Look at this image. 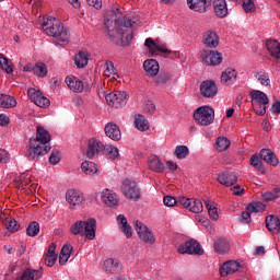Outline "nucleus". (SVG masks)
I'll list each match as a JSON object with an SVG mask.
<instances>
[{
    "label": "nucleus",
    "mask_w": 280,
    "mask_h": 280,
    "mask_svg": "<svg viewBox=\"0 0 280 280\" xmlns=\"http://www.w3.org/2000/svg\"><path fill=\"white\" fill-rule=\"evenodd\" d=\"M47 65L43 63V62H37L35 65V69H34V75H37L38 78H47Z\"/></svg>",
    "instance_id": "c03bdc74"
},
{
    "label": "nucleus",
    "mask_w": 280,
    "mask_h": 280,
    "mask_svg": "<svg viewBox=\"0 0 280 280\" xmlns=\"http://www.w3.org/2000/svg\"><path fill=\"white\" fill-rule=\"evenodd\" d=\"M170 82V72H161L158 75L156 84H167Z\"/></svg>",
    "instance_id": "6e6d98bb"
},
{
    "label": "nucleus",
    "mask_w": 280,
    "mask_h": 280,
    "mask_svg": "<svg viewBox=\"0 0 280 280\" xmlns=\"http://www.w3.org/2000/svg\"><path fill=\"white\" fill-rule=\"evenodd\" d=\"M104 270L107 275H119L124 270V265L119 260L108 258L104 261Z\"/></svg>",
    "instance_id": "2eb2a0df"
},
{
    "label": "nucleus",
    "mask_w": 280,
    "mask_h": 280,
    "mask_svg": "<svg viewBox=\"0 0 280 280\" xmlns=\"http://www.w3.org/2000/svg\"><path fill=\"white\" fill-rule=\"evenodd\" d=\"M155 110H156V105H154V103H152L151 101H148L143 105V113H145V115H154Z\"/></svg>",
    "instance_id": "5fc2aeb1"
},
{
    "label": "nucleus",
    "mask_w": 280,
    "mask_h": 280,
    "mask_svg": "<svg viewBox=\"0 0 280 280\" xmlns=\"http://www.w3.org/2000/svg\"><path fill=\"white\" fill-rule=\"evenodd\" d=\"M81 170L84 174H88V176H93L97 174V164L91 161H85L81 164Z\"/></svg>",
    "instance_id": "e433bc0d"
},
{
    "label": "nucleus",
    "mask_w": 280,
    "mask_h": 280,
    "mask_svg": "<svg viewBox=\"0 0 280 280\" xmlns=\"http://www.w3.org/2000/svg\"><path fill=\"white\" fill-rule=\"evenodd\" d=\"M266 226L270 233H273V235H277L280 231V220L279 217H276L273 214L266 218Z\"/></svg>",
    "instance_id": "c85d7f7f"
},
{
    "label": "nucleus",
    "mask_w": 280,
    "mask_h": 280,
    "mask_svg": "<svg viewBox=\"0 0 280 280\" xmlns=\"http://www.w3.org/2000/svg\"><path fill=\"white\" fill-rule=\"evenodd\" d=\"M0 67L3 71H5V73H14L12 63H10V60L3 54H0Z\"/></svg>",
    "instance_id": "79ce46f5"
},
{
    "label": "nucleus",
    "mask_w": 280,
    "mask_h": 280,
    "mask_svg": "<svg viewBox=\"0 0 280 280\" xmlns=\"http://www.w3.org/2000/svg\"><path fill=\"white\" fill-rule=\"evenodd\" d=\"M253 212L252 211H248V209H246V211H243L242 212V215H241V222L243 223V224H250V222H252V218H250V214H252Z\"/></svg>",
    "instance_id": "052dcab7"
},
{
    "label": "nucleus",
    "mask_w": 280,
    "mask_h": 280,
    "mask_svg": "<svg viewBox=\"0 0 280 280\" xmlns=\"http://www.w3.org/2000/svg\"><path fill=\"white\" fill-rule=\"evenodd\" d=\"M163 202L165 207H175V205H178V200H176V198L173 196H165Z\"/></svg>",
    "instance_id": "680f3d73"
},
{
    "label": "nucleus",
    "mask_w": 280,
    "mask_h": 280,
    "mask_svg": "<svg viewBox=\"0 0 280 280\" xmlns=\"http://www.w3.org/2000/svg\"><path fill=\"white\" fill-rule=\"evenodd\" d=\"M187 5L190 10H194V12L205 14L209 5H211V0H187Z\"/></svg>",
    "instance_id": "dca6fc26"
},
{
    "label": "nucleus",
    "mask_w": 280,
    "mask_h": 280,
    "mask_svg": "<svg viewBox=\"0 0 280 280\" xmlns=\"http://www.w3.org/2000/svg\"><path fill=\"white\" fill-rule=\"evenodd\" d=\"M43 277V267L39 269L27 268L16 280H38Z\"/></svg>",
    "instance_id": "cd10ccee"
},
{
    "label": "nucleus",
    "mask_w": 280,
    "mask_h": 280,
    "mask_svg": "<svg viewBox=\"0 0 280 280\" xmlns=\"http://www.w3.org/2000/svg\"><path fill=\"white\" fill-rule=\"evenodd\" d=\"M252 97V106H259V104H270V100L268 98V95L266 93L255 90L250 92Z\"/></svg>",
    "instance_id": "bb28decb"
},
{
    "label": "nucleus",
    "mask_w": 280,
    "mask_h": 280,
    "mask_svg": "<svg viewBox=\"0 0 280 280\" xmlns=\"http://www.w3.org/2000/svg\"><path fill=\"white\" fill-rule=\"evenodd\" d=\"M38 233H40V224L36 221L31 222L26 228V235H28V237H36Z\"/></svg>",
    "instance_id": "37998d69"
},
{
    "label": "nucleus",
    "mask_w": 280,
    "mask_h": 280,
    "mask_svg": "<svg viewBox=\"0 0 280 280\" xmlns=\"http://www.w3.org/2000/svg\"><path fill=\"white\" fill-rule=\"evenodd\" d=\"M200 93L203 97H215L218 95V85H215V81L206 80L200 84Z\"/></svg>",
    "instance_id": "4468645a"
},
{
    "label": "nucleus",
    "mask_w": 280,
    "mask_h": 280,
    "mask_svg": "<svg viewBox=\"0 0 280 280\" xmlns=\"http://www.w3.org/2000/svg\"><path fill=\"white\" fill-rule=\"evenodd\" d=\"M108 106L112 108H121L128 103V94L126 92H110L105 96Z\"/></svg>",
    "instance_id": "1a4fd4ad"
},
{
    "label": "nucleus",
    "mask_w": 280,
    "mask_h": 280,
    "mask_svg": "<svg viewBox=\"0 0 280 280\" xmlns=\"http://www.w3.org/2000/svg\"><path fill=\"white\" fill-rule=\"evenodd\" d=\"M72 250H73V246H71V245H63L60 253L62 255H67L68 257H71Z\"/></svg>",
    "instance_id": "774afa93"
},
{
    "label": "nucleus",
    "mask_w": 280,
    "mask_h": 280,
    "mask_svg": "<svg viewBox=\"0 0 280 280\" xmlns=\"http://www.w3.org/2000/svg\"><path fill=\"white\" fill-rule=\"evenodd\" d=\"M51 133L45 127H36V137L30 139L28 149L26 150V159L28 161H38L40 156H45L51 151Z\"/></svg>",
    "instance_id": "f257e3e1"
},
{
    "label": "nucleus",
    "mask_w": 280,
    "mask_h": 280,
    "mask_svg": "<svg viewBox=\"0 0 280 280\" xmlns=\"http://www.w3.org/2000/svg\"><path fill=\"white\" fill-rule=\"evenodd\" d=\"M118 224H120V231L125 233L126 237L130 240L132 237V226L128 224V219H126V215L119 214L117 217Z\"/></svg>",
    "instance_id": "473e14b6"
},
{
    "label": "nucleus",
    "mask_w": 280,
    "mask_h": 280,
    "mask_svg": "<svg viewBox=\"0 0 280 280\" xmlns=\"http://www.w3.org/2000/svg\"><path fill=\"white\" fill-rule=\"evenodd\" d=\"M95 154H106L108 159H112V161H115V159L119 158V149L116 147L109 145L106 148L104 143L95 140V139H90L89 140V145H88V151H86V156L88 159H93Z\"/></svg>",
    "instance_id": "20e7f679"
},
{
    "label": "nucleus",
    "mask_w": 280,
    "mask_h": 280,
    "mask_svg": "<svg viewBox=\"0 0 280 280\" xmlns=\"http://www.w3.org/2000/svg\"><path fill=\"white\" fill-rule=\"evenodd\" d=\"M104 25L112 43L119 45L124 38V27H132L135 21L127 16H124L122 20H117L115 10H110L105 15Z\"/></svg>",
    "instance_id": "f03ea898"
},
{
    "label": "nucleus",
    "mask_w": 280,
    "mask_h": 280,
    "mask_svg": "<svg viewBox=\"0 0 280 280\" xmlns=\"http://www.w3.org/2000/svg\"><path fill=\"white\" fill-rule=\"evenodd\" d=\"M242 5H243L244 12H246L247 14L255 12V10L257 9L253 0H243Z\"/></svg>",
    "instance_id": "603ef678"
},
{
    "label": "nucleus",
    "mask_w": 280,
    "mask_h": 280,
    "mask_svg": "<svg viewBox=\"0 0 280 280\" xmlns=\"http://www.w3.org/2000/svg\"><path fill=\"white\" fill-rule=\"evenodd\" d=\"M27 95H28L31 102L35 103L36 106H39V108H48V106H50V104H51L49 98H47L45 95H43V92L37 91L34 88H31L27 90Z\"/></svg>",
    "instance_id": "9b49d317"
},
{
    "label": "nucleus",
    "mask_w": 280,
    "mask_h": 280,
    "mask_svg": "<svg viewBox=\"0 0 280 280\" xmlns=\"http://www.w3.org/2000/svg\"><path fill=\"white\" fill-rule=\"evenodd\" d=\"M194 119L199 126H211L215 119V110L211 106H201L194 112Z\"/></svg>",
    "instance_id": "423d86ee"
},
{
    "label": "nucleus",
    "mask_w": 280,
    "mask_h": 280,
    "mask_svg": "<svg viewBox=\"0 0 280 280\" xmlns=\"http://www.w3.org/2000/svg\"><path fill=\"white\" fill-rule=\"evenodd\" d=\"M66 200L73 207L82 205L84 202V195L75 189H70L66 192Z\"/></svg>",
    "instance_id": "5701e85b"
},
{
    "label": "nucleus",
    "mask_w": 280,
    "mask_h": 280,
    "mask_svg": "<svg viewBox=\"0 0 280 280\" xmlns=\"http://www.w3.org/2000/svg\"><path fill=\"white\" fill-rule=\"evenodd\" d=\"M266 49L269 51L272 58L280 60V44L275 39H268L266 42Z\"/></svg>",
    "instance_id": "2f4dec72"
},
{
    "label": "nucleus",
    "mask_w": 280,
    "mask_h": 280,
    "mask_svg": "<svg viewBox=\"0 0 280 280\" xmlns=\"http://www.w3.org/2000/svg\"><path fill=\"white\" fill-rule=\"evenodd\" d=\"M16 98L12 95L0 94V108H15Z\"/></svg>",
    "instance_id": "72a5a7b5"
},
{
    "label": "nucleus",
    "mask_w": 280,
    "mask_h": 280,
    "mask_svg": "<svg viewBox=\"0 0 280 280\" xmlns=\"http://www.w3.org/2000/svg\"><path fill=\"white\" fill-rule=\"evenodd\" d=\"M240 262L235 260H229L224 262L220 267V275L221 277H229V275H234V272H237L240 270Z\"/></svg>",
    "instance_id": "aec40b11"
},
{
    "label": "nucleus",
    "mask_w": 280,
    "mask_h": 280,
    "mask_svg": "<svg viewBox=\"0 0 280 280\" xmlns=\"http://www.w3.org/2000/svg\"><path fill=\"white\" fill-rule=\"evenodd\" d=\"M255 78H258V81L262 86H270V77L268 73H264L259 75V72H255Z\"/></svg>",
    "instance_id": "864d4df0"
},
{
    "label": "nucleus",
    "mask_w": 280,
    "mask_h": 280,
    "mask_svg": "<svg viewBox=\"0 0 280 280\" xmlns=\"http://www.w3.org/2000/svg\"><path fill=\"white\" fill-rule=\"evenodd\" d=\"M121 191L127 200L137 202L141 198V189L137 186V182L132 179H125L122 182Z\"/></svg>",
    "instance_id": "0eeeda50"
},
{
    "label": "nucleus",
    "mask_w": 280,
    "mask_h": 280,
    "mask_svg": "<svg viewBox=\"0 0 280 280\" xmlns=\"http://www.w3.org/2000/svg\"><path fill=\"white\" fill-rule=\"evenodd\" d=\"M101 198L104 205H106L107 207L119 206V198L117 197V194H115L113 190H109L108 188L103 190Z\"/></svg>",
    "instance_id": "a211bd4d"
},
{
    "label": "nucleus",
    "mask_w": 280,
    "mask_h": 280,
    "mask_svg": "<svg viewBox=\"0 0 280 280\" xmlns=\"http://www.w3.org/2000/svg\"><path fill=\"white\" fill-rule=\"evenodd\" d=\"M213 10L215 16L219 19H226L229 16V7L226 0H213Z\"/></svg>",
    "instance_id": "412c9836"
},
{
    "label": "nucleus",
    "mask_w": 280,
    "mask_h": 280,
    "mask_svg": "<svg viewBox=\"0 0 280 280\" xmlns=\"http://www.w3.org/2000/svg\"><path fill=\"white\" fill-rule=\"evenodd\" d=\"M74 62L79 69H84L89 65V55L85 51H79L74 58Z\"/></svg>",
    "instance_id": "4c0bfd02"
},
{
    "label": "nucleus",
    "mask_w": 280,
    "mask_h": 280,
    "mask_svg": "<svg viewBox=\"0 0 280 280\" xmlns=\"http://www.w3.org/2000/svg\"><path fill=\"white\" fill-rule=\"evenodd\" d=\"M88 4L92 8H95V10H102V0H86Z\"/></svg>",
    "instance_id": "338daca9"
},
{
    "label": "nucleus",
    "mask_w": 280,
    "mask_h": 280,
    "mask_svg": "<svg viewBox=\"0 0 280 280\" xmlns=\"http://www.w3.org/2000/svg\"><path fill=\"white\" fill-rule=\"evenodd\" d=\"M237 79V71L235 69L228 68L221 74V84H225V86L231 85Z\"/></svg>",
    "instance_id": "7c9ffc66"
},
{
    "label": "nucleus",
    "mask_w": 280,
    "mask_h": 280,
    "mask_svg": "<svg viewBox=\"0 0 280 280\" xmlns=\"http://www.w3.org/2000/svg\"><path fill=\"white\" fill-rule=\"evenodd\" d=\"M203 45H206V47H209L210 49H215V47H218V45H220V37L215 34L214 31H206L203 33Z\"/></svg>",
    "instance_id": "f3484780"
},
{
    "label": "nucleus",
    "mask_w": 280,
    "mask_h": 280,
    "mask_svg": "<svg viewBox=\"0 0 280 280\" xmlns=\"http://www.w3.org/2000/svg\"><path fill=\"white\" fill-rule=\"evenodd\" d=\"M5 229H8V231H10L11 233H16V231L21 229V224H19L18 221L14 219H7Z\"/></svg>",
    "instance_id": "8fccbe9b"
},
{
    "label": "nucleus",
    "mask_w": 280,
    "mask_h": 280,
    "mask_svg": "<svg viewBox=\"0 0 280 280\" xmlns=\"http://www.w3.org/2000/svg\"><path fill=\"white\" fill-rule=\"evenodd\" d=\"M104 75L105 78H110V75H117V68H115V63H113V61L106 60Z\"/></svg>",
    "instance_id": "a18cd8bd"
},
{
    "label": "nucleus",
    "mask_w": 280,
    "mask_h": 280,
    "mask_svg": "<svg viewBox=\"0 0 280 280\" xmlns=\"http://www.w3.org/2000/svg\"><path fill=\"white\" fill-rule=\"evenodd\" d=\"M30 185V179L27 178V175L22 174L16 180H15V187L18 189H25Z\"/></svg>",
    "instance_id": "3c124183"
},
{
    "label": "nucleus",
    "mask_w": 280,
    "mask_h": 280,
    "mask_svg": "<svg viewBox=\"0 0 280 280\" xmlns=\"http://www.w3.org/2000/svg\"><path fill=\"white\" fill-rule=\"evenodd\" d=\"M201 60H203L208 67H218L222 65L223 58L218 50H203L201 52Z\"/></svg>",
    "instance_id": "f8f14e48"
},
{
    "label": "nucleus",
    "mask_w": 280,
    "mask_h": 280,
    "mask_svg": "<svg viewBox=\"0 0 280 280\" xmlns=\"http://www.w3.org/2000/svg\"><path fill=\"white\" fill-rule=\"evenodd\" d=\"M231 148V140L226 137H219L217 139V150L218 152H226Z\"/></svg>",
    "instance_id": "a19ab883"
},
{
    "label": "nucleus",
    "mask_w": 280,
    "mask_h": 280,
    "mask_svg": "<svg viewBox=\"0 0 280 280\" xmlns=\"http://www.w3.org/2000/svg\"><path fill=\"white\" fill-rule=\"evenodd\" d=\"M60 151H52L49 156V163L51 165H58L60 163Z\"/></svg>",
    "instance_id": "4d7b16f0"
},
{
    "label": "nucleus",
    "mask_w": 280,
    "mask_h": 280,
    "mask_svg": "<svg viewBox=\"0 0 280 280\" xmlns=\"http://www.w3.org/2000/svg\"><path fill=\"white\" fill-rule=\"evenodd\" d=\"M135 229L142 242L144 244H154L156 238L154 237V233L148 229V225L143 224V222L137 220L135 221Z\"/></svg>",
    "instance_id": "9d476101"
},
{
    "label": "nucleus",
    "mask_w": 280,
    "mask_h": 280,
    "mask_svg": "<svg viewBox=\"0 0 280 280\" xmlns=\"http://www.w3.org/2000/svg\"><path fill=\"white\" fill-rule=\"evenodd\" d=\"M217 180L224 187H233L237 183V176L231 172H224L218 175Z\"/></svg>",
    "instance_id": "4be33fe9"
},
{
    "label": "nucleus",
    "mask_w": 280,
    "mask_h": 280,
    "mask_svg": "<svg viewBox=\"0 0 280 280\" xmlns=\"http://www.w3.org/2000/svg\"><path fill=\"white\" fill-rule=\"evenodd\" d=\"M174 154L176 159H187L189 156V148L187 145H177Z\"/></svg>",
    "instance_id": "49530a36"
},
{
    "label": "nucleus",
    "mask_w": 280,
    "mask_h": 280,
    "mask_svg": "<svg viewBox=\"0 0 280 280\" xmlns=\"http://www.w3.org/2000/svg\"><path fill=\"white\" fill-rule=\"evenodd\" d=\"M105 135L108 139H112V141H119V139H121V130L119 129V126L113 122L105 126Z\"/></svg>",
    "instance_id": "a878e982"
},
{
    "label": "nucleus",
    "mask_w": 280,
    "mask_h": 280,
    "mask_svg": "<svg viewBox=\"0 0 280 280\" xmlns=\"http://www.w3.org/2000/svg\"><path fill=\"white\" fill-rule=\"evenodd\" d=\"M143 69L149 75L154 78L155 75H159V61H156V59H148L143 62Z\"/></svg>",
    "instance_id": "c756f323"
},
{
    "label": "nucleus",
    "mask_w": 280,
    "mask_h": 280,
    "mask_svg": "<svg viewBox=\"0 0 280 280\" xmlns=\"http://www.w3.org/2000/svg\"><path fill=\"white\" fill-rule=\"evenodd\" d=\"M66 84L73 93H82L84 91V83L78 77H67Z\"/></svg>",
    "instance_id": "393cba45"
},
{
    "label": "nucleus",
    "mask_w": 280,
    "mask_h": 280,
    "mask_svg": "<svg viewBox=\"0 0 280 280\" xmlns=\"http://www.w3.org/2000/svg\"><path fill=\"white\" fill-rule=\"evenodd\" d=\"M177 250L180 255H205V249L200 246V243L196 240L186 241L182 243Z\"/></svg>",
    "instance_id": "6e6552de"
},
{
    "label": "nucleus",
    "mask_w": 280,
    "mask_h": 280,
    "mask_svg": "<svg viewBox=\"0 0 280 280\" xmlns=\"http://www.w3.org/2000/svg\"><path fill=\"white\" fill-rule=\"evenodd\" d=\"M249 163L257 172H260V174H266V167H264V162L260 155L253 154L250 156Z\"/></svg>",
    "instance_id": "f704fd0d"
},
{
    "label": "nucleus",
    "mask_w": 280,
    "mask_h": 280,
    "mask_svg": "<svg viewBox=\"0 0 280 280\" xmlns=\"http://www.w3.org/2000/svg\"><path fill=\"white\" fill-rule=\"evenodd\" d=\"M261 196L265 202H272V200H277V198H279V195H276L272 191H266Z\"/></svg>",
    "instance_id": "13d9d810"
},
{
    "label": "nucleus",
    "mask_w": 280,
    "mask_h": 280,
    "mask_svg": "<svg viewBox=\"0 0 280 280\" xmlns=\"http://www.w3.org/2000/svg\"><path fill=\"white\" fill-rule=\"evenodd\" d=\"M10 162V154L8 151L0 149V163H9Z\"/></svg>",
    "instance_id": "69168bd1"
},
{
    "label": "nucleus",
    "mask_w": 280,
    "mask_h": 280,
    "mask_svg": "<svg viewBox=\"0 0 280 280\" xmlns=\"http://www.w3.org/2000/svg\"><path fill=\"white\" fill-rule=\"evenodd\" d=\"M259 156L265 161V163H267V165H272V167H277L279 165L277 154H275L270 149H261Z\"/></svg>",
    "instance_id": "6ab92c4d"
},
{
    "label": "nucleus",
    "mask_w": 280,
    "mask_h": 280,
    "mask_svg": "<svg viewBox=\"0 0 280 280\" xmlns=\"http://www.w3.org/2000/svg\"><path fill=\"white\" fill-rule=\"evenodd\" d=\"M266 106H268V104H264V103H259L257 107L253 106L254 113L260 116L266 115Z\"/></svg>",
    "instance_id": "e2e57ef3"
},
{
    "label": "nucleus",
    "mask_w": 280,
    "mask_h": 280,
    "mask_svg": "<svg viewBox=\"0 0 280 280\" xmlns=\"http://www.w3.org/2000/svg\"><path fill=\"white\" fill-rule=\"evenodd\" d=\"M144 45L152 56H156V51H160V54H172V50L167 49V45L161 44L159 39L154 42L152 38H147Z\"/></svg>",
    "instance_id": "ddd939ff"
},
{
    "label": "nucleus",
    "mask_w": 280,
    "mask_h": 280,
    "mask_svg": "<svg viewBox=\"0 0 280 280\" xmlns=\"http://www.w3.org/2000/svg\"><path fill=\"white\" fill-rule=\"evenodd\" d=\"M56 259H58V256L46 255V258H45L46 266H48V268H51L52 266H55Z\"/></svg>",
    "instance_id": "0e129e2a"
},
{
    "label": "nucleus",
    "mask_w": 280,
    "mask_h": 280,
    "mask_svg": "<svg viewBox=\"0 0 280 280\" xmlns=\"http://www.w3.org/2000/svg\"><path fill=\"white\" fill-rule=\"evenodd\" d=\"M136 128L141 130L142 132H145V130H150V122L143 115H138L135 119Z\"/></svg>",
    "instance_id": "58836bf2"
},
{
    "label": "nucleus",
    "mask_w": 280,
    "mask_h": 280,
    "mask_svg": "<svg viewBox=\"0 0 280 280\" xmlns=\"http://www.w3.org/2000/svg\"><path fill=\"white\" fill-rule=\"evenodd\" d=\"M247 211H250L252 213H260V211L266 210V205L261 202H252L246 207Z\"/></svg>",
    "instance_id": "de8ad7c7"
},
{
    "label": "nucleus",
    "mask_w": 280,
    "mask_h": 280,
    "mask_svg": "<svg viewBox=\"0 0 280 280\" xmlns=\"http://www.w3.org/2000/svg\"><path fill=\"white\" fill-rule=\"evenodd\" d=\"M229 241L226 238H219L214 243V250L215 253H219V255H225V253H229Z\"/></svg>",
    "instance_id": "c9c22d12"
},
{
    "label": "nucleus",
    "mask_w": 280,
    "mask_h": 280,
    "mask_svg": "<svg viewBox=\"0 0 280 280\" xmlns=\"http://www.w3.org/2000/svg\"><path fill=\"white\" fill-rule=\"evenodd\" d=\"M42 27L47 36H52V38H55L56 45H60V47L69 45L71 33L69 32V28L65 27L60 20L49 16L44 21Z\"/></svg>",
    "instance_id": "7ed1b4c3"
},
{
    "label": "nucleus",
    "mask_w": 280,
    "mask_h": 280,
    "mask_svg": "<svg viewBox=\"0 0 280 280\" xmlns=\"http://www.w3.org/2000/svg\"><path fill=\"white\" fill-rule=\"evenodd\" d=\"M194 201V198H187V197H179L178 203L184 207V209H188L191 207V202Z\"/></svg>",
    "instance_id": "bf43d9fd"
},
{
    "label": "nucleus",
    "mask_w": 280,
    "mask_h": 280,
    "mask_svg": "<svg viewBox=\"0 0 280 280\" xmlns=\"http://www.w3.org/2000/svg\"><path fill=\"white\" fill-rule=\"evenodd\" d=\"M148 166L151 172H155L156 174H163L165 172V164L161 162V159L156 155H150L148 159Z\"/></svg>",
    "instance_id": "b1692460"
},
{
    "label": "nucleus",
    "mask_w": 280,
    "mask_h": 280,
    "mask_svg": "<svg viewBox=\"0 0 280 280\" xmlns=\"http://www.w3.org/2000/svg\"><path fill=\"white\" fill-rule=\"evenodd\" d=\"M97 228V221L95 219H89L88 221H77L70 231L72 235H85L86 240H95V229Z\"/></svg>",
    "instance_id": "39448f33"
},
{
    "label": "nucleus",
    "mask_w": 280,
    "mask_h": 280,
    "mask_svg": "<svg viewBox=\"0 0 280 280\" xmlns=\"http://www.w3.org/2000/svg\"><path fill=\"white\" fill-rule=\"evenodd\" d=\"M202 201H200L199 199H192L188 211H191L192 213H202Z\"/></svg>",
    "instance_id": "09e8293b"
},
{
    "label": "nucleus",
    "mask_w": 280,
    "mask_h": 280,
    "mask_svg": "<svg viewBox=\"0 0 280 280\" xmlns=\"http://www.w3.org/2000/svg\"><path fill=\"white\" fill-rule=\"evenodd\" d=\"M205 205L208 209L210 220H218L220 218V214H218V208L215 207L213 201H211L210 199H207L205 201Z\"/></svg>",
    "instance_id": "ea45409f"
}]
</instances>
